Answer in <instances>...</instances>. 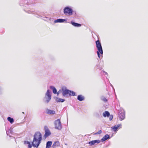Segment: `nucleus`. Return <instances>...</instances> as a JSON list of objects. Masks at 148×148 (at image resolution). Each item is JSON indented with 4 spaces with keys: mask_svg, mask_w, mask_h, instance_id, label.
Returning a JSON list of instances; mask_svg holds the SVG:
<instances>
[{
    "mask_svg": "<svg viewBox=\"0 0 148 148\" xmlns=\"http://www.w3.org/2000/svg\"><path fill=\"white\" fill-rule=\"evenodd\" d=\"M103 115L104 117H106V116L108 117L110 116V113L106 111L103 113Z\"/></svg>",
    "mask_w": 148,
    "mask_h": 148,
    "instance_id": "15",
    "label": "nucleus"
},
{
    "mask_svg": "<svg viewBox=\"0 0 148 148\" xmlns=\"http://www.w3.org/2000/svg\"><path fill=\"white\" fill-rule=\"evenodd\" d=\"M42 139V136L39 132L35 133L32 142V145L34 147L37 148L41 143Z\"/></svg>",
    "mask_w": 148,
    "mask_h": 148,
    "instance_id": "1",
    "label": "nucleus"
},
{
    "mask_svg": "<svg viewBox=\"0 0 148 148\" xmlns=\"http://www.w3.org/2000/svg\"><path fill=\"white\" fill-rule=\"evenodd\" d=\"M60 144L59 141H56L53 144L52 147L53 148H56V147L59 146Z\"/></svg>",
    "mask_w": 148,
    "mask_h": 148,
    "instance_id": "9",
    "label": "nucleus"
},
{
    "mask_svg": "<svg viewBox=\"0 0 148 148\" xmlns=\"http://www.w3.org/2000/svg\"><path fill=\"white\" fill-rule=\"evenodd\" d=\"M65 21V19H58L55 21V23H62Z\"/></svg>",
    "mask_w": 148,
    "mask_h": 148,
    "instance_id": "18",
    "label": "nucleus"
},
{
    "mask_svg": "<svg viewBox=\"0 0 148 148\" xmlns=\"http://www.w3.org/2000/svg\"><path fill=\"white\" fill-rule=\"evenodd\" d=\"M101 99L104 102H106L108 100L105 97H103Z\"/></svg>",
    "mask_w": 148,
    "mask_h": 148,
    "instance_id": "24",
    "label": "nucleus"
},
{
    "mask_svg": "<svg viewBox=\"0 0 148 148\" xmlns=\"http://www.w3.org/2000/svg\"><path fill=\"white\" fill-rule=\"evenodd\" d=\"M50 88L53 90V92L54 93L56 94L57 93V90L53 86H50Z\"/></svg>",
    "mask_w": 148,
    "mask_h": 148,
    "instance_id": "20",
    "label": "nucleus"
},
{
    "mask_svg": "<svg viewBox=\"0 0 148 148\" xmlns=\"http://www.w3.org/2000/svg\"><path fill=\"white\" fill-rule=\"evenodd\" d=\"M52 142L51 141H48L46 144V148H49L52 145Z\"/></svg>",
    "mask_w": 148,
    "mask_h": 148,
    "instance_id": "14",
    "label": "nucleus"
},
{
    "mask_svg": "<svg viewBox=\"0 0 148 148\" xmlns=\"http://www.w3.org/2000/svg\"><path fill=\"white\" fill-rule=\"evenodd\" d=\"M113 118V116H110V117L109 118V119L110 120H111Z\"/></svg>",
    "mask_w": 148,
    "mask_h": 148,
    "instance_id": "26",
    "label": "nucleus"
},
{
    "mask_svg": "<svg viewBox=\"0 0 148 148\" xmlns=\"http://www.w3.org/2000/svg\"><path fill=\"white\" fill-rule=\"evenodd\" d=\"M77 99L79 101H81L84 99V97L82 95H79L77 97Z\"/></svg>",
    "mask_w": 148,
    "mask_h": 148,
    "instance_id": "17",
    "label": "nucleus"
},
{
    "mask_svg": "<svg viewBox=\"0 0 148 148\" xmlns=\"http://www.w3.org/2000/svg\"><path fill=\"white\" fill-rule=\"evenodd\" d=\"M60 91V90L59 91H58V92H57V93H57L58 95L59 94Z\"/></svg>",
    "mask_w": 148,
    "mask_h": 148,
    "instance_id": "27",
    "label": "nucleus"
},
{
    "mask_svg": "<svg viewBox=\"0 0 148 148\" xmlns=\"http://www.w3.org/2000/svg\"><path fill=\"white\" fill-rule=\"evenodd\" d=\"M100 142V141L99 140H95L89 142L88 144L90 145H92L96 143L98 144Z\"/></svg>",
    "mask_w": 148,
    "mask_h": 148,
    "instance_id": "7",
    "label": "nucleus"
},
{
    "mask_svg": "<svg viewBox=\"0 0 148 148\" xmlns=\"http://www.w3.org/2000/svg\"><path fill=\"white\" fill-rule=\"evenodd\" d=\"M102 132V131L101 130H100L99 131L94 134V135H96V134H101Z\"/></svg>",
    "mask_w": 148,
    "mask_h": 148,
    "instance_id": "23",
    "label": "nucleus"
},
{
    "mask_svg": "<svg viewBox=\"0 0 148 148\" xmlns=\"http://www.w3.org/2000/svg\"><path fill=\"white\" fill-rule=\"evenodd\" d=\"M65 100L63 99H61L58 98H57L56 99V101L58 102H63Z\"/></svg>",
    "mask_w": 148,
    "mask_h": 148,
    "instance_id": "19",
    "label": "nucleus"
},
{
    "mask_svg": "<svg viewBox=\"0 0 148 148\" xmlns=\"http://www.w3.org/2000/svg\"><path fill=\"white\" fill-rule=\"evenodd\" d=\"M62 94L63 96H74L75 93L71 91L68 90L64 88H62Z\"/></svg>",
    "mask_w": 148,
    "mask_h": 148,
    "instance_id": "2",
    "label": "nucleus"
},
{
    "mask_svg": "<svg viewBox=\"0 0 148 148\" xmlns=\"http://www.w3.org/2000/svg\"><path fill=\"white\" fill-rule=\"evenodd\" d=\"M110 138V136L108 134H106L101 139L102 141H105Z\"/></svg>",
    "mask_w": 148,
    "mask_h": 148,
    "instance_id": "13",
    "label": "nucleus"
},
{
    "mask_svg": "<svg viewBox=\"0 0 148 148\" xmlns=\"http://www.w3.org/2000/svg\"><path fill=\"white\" fill-rule=\"evenodd\" d=\"M24 143L25 145H27L28 148H32V145H31L30 143L29 142L27 141H24Z\"/></svg>",
    "mask_w": 148,
    "mask_h": 148,
    "instance_id": "12",
    "label": "nucleus"
},
{
    "mask_svg": "<svg viewBox=\"0 0 148 148\" xmlns=\"http://www.w3.org/2000/svg\"><path fill=\"white\" fill-rule=\"evenodd\" d=\"M7 119L8 121H9L12 124L14 122V119L13 118H11L10 117H8L7 118Z\"/></svg>",
    "mask_w": 148,
    "mask_h": 148,
    "instance_id": "21",
    "label": "nucleus"
},
{
    "mask_svg": "<svg viewBox=\"0 0 148 148\" xmlns=\"http://www.w3.org/2000/svg\"><path fill=\"white\" fill-rule=\"evenodd\" d=\"M71 23L73 26L76 27H79L81 26V25L80 24L74 22L73 21H71Z\"/></svg>",
    "mask_w": 148,
    "mask_h": 148,
    "instance_id": "11",
    "label": "nucleus"
},
{
    "mask_svg": "<svg viewBox=\"0 0 148 148\" xmlns=\"http://www.w3.org/2000/svg\"><path fill=\"white\" fill-rule=\"evenodd\" d=\"M119 117L121 120L124 119L125 118L124 113H120L119 115Z\"/></svg>",
    "mask_w": 148,
    "mask_h": 148,
    "instance_id": "16",
    "label": "nucleus"
},
{
    "mask_svg": "<svg viewBox=\"0 0 148 148\" xmlns=\"http://www.w3.org/2000/svg\"><path fill=\"white\" fill-rule=\"evenodd\" d=\"M47 113L49 114H53L55 113V112L53 110L47 109Z\"/></svg>",
    "mask_w": 148,
    "mask_h": 148,
    "instance_id": "10",
    "label": "nucleus"
},
{
    "mask_svg": "<svg viewBox=\"0 0 148 148\" xmlns=\"http://www.w3.org/2000/svg\"><path fill=\"white\" fill-rule=\"evenodd\" d=\"M120 125H115L113 127H112V128L113 130L115 131L118 128V127H120Z\"/></svg>",
    "mask_w": 148,
    "mask_h": 148,
    "instance_id": "22",
    "label": "nucleus"
},
{
    "mask_svg": "<svg viewBox=\"0 0 148 148\" xmlns=\"http://www.w3.org/2000/svg\"><path fill=\"white\" fill-rule=\"evenodd\" d=\"M96 47L98 51H100V53L101 54H103V51L102 50V47L101 43L100 41L98 40L96 41Z\"/></svg>",
    "mask_w": 148,
    "mask_h": 148,
    "instance_id": "5",
    "label": "nucleus"
},
{
    "mask_svg": "<svg viewBox=\"0 0 148 148\" xmlns=\"http://www.w3.org/2000/svg\"><path fill=\"white\" fill-rule=\"evenodd\" d=\"M45 98L47 103L49 102L51 98V95L49 90H48L46 93Z\"/></svg>",
    "mask_w": 148,
    "mask_h": 148,
    "instance_id": "6",
    "label": "nucleus"
},
{
    "mask_svg": "<svg viewBox=\"0 0 148 148\" xmlns=\"http://www.w3.org/2000/svg\"><path fill=\"white\" fill-rule=\"evenodd\" d=\"M97 55H98V57H99V58H100V57H101V55H100V54L99 53H100V51H98L97 52Z\"/></svg>",
    "mask_w": 148,
    "mask_h": 148,
    "instance_id": "25",
    "label": "nucleus"
},
{
    "mask_svg": "<svg viewBox=\"0 0 148 148\" xmlns=\"http://www.w3.org/2000/svg\"><path fill=\"white\" fill-rule=\"evenodd\" d=\"M64 12L66 15L70 16L73 14V10L69 7H66L64 9Z\"/></svg>",
    "mask_w": 148,
    "mask_h": 148,
    "instance_id": "3",
    "label": "nucleus"
},
{
    "mask_svg": "<svg viewBox=\"0 0 148 148\" xmlns=\"http://www.w3.org/2000/svg\"><path fill=\"white\" fill-rule=\"evenodd\" d=\"M45 134L44 136L46 137H47L50 135L51 133L49 130L48 129H45Z\"/></svg>",
    "mask_w": 148,
    "mask_h": 148,
    "instance_id": "8",
    "label": "nucleus"
},
{
    "mask_svg": "<svg viewBox=\"0 0 148 148\" xmlns=\"http://www.w3.org/2000/svg\"><path fill=\"white\" fill-rule=\"evenodd\" d=\"M54 124L56 129L60 130L62 128V125L59 119H58L55 121Z\"/></svg>",
    "mask_w": 148,
    "mask_h": 148,
    "instance_id": "4",
    "label": "nucleus"
}]
</instances>
